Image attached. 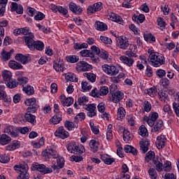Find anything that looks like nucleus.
Here are the masks:
<instances>
[{
	"mask_svg": "<svg viewBox=\"0 0 179 179\" xmlns=\"http://www.w3.org/2000/svg\"><path fill=\"white\" fill-rule=\"evenodd\" d=\"M90 128L94 135H99L100 133V129H99V127H97L92 121L90 122Z\"/></svg>",
	"mask_w": 179,
	"mask_h": 179,
	"instance_id": "obj_52",
	"label": "nucleus"
},
{
	"mask_svg": "<svg viewBox=\"0 0 179 179\" xmlns=\"http://www.w3.org/2000/svg\"><path fill=\"white\" fill-rule=\"evenodd\" d=\"M119 130L123 134V140L124 142H129V141H131V138H132V134H131V132L123 127H120Z\"/></svg>",
	"mask_w": 179,
	"mask_h": 179,
	"instance_id": "obj_25",
	"label": "nucleus"
},
{
	"mask_svg": "<svg viewBox=\"0 0 179 179\" xmlns=\"http://www.w3.org/2000/svg\"><path fill=\"white\" fill-rule=\"evenodd\" d=\"M53 69L56 72H64L66 69L65 62L61 59H57L53 61Z\"/></svg>",
	"mask_w": 179,
	"mask_h": 179,
	"instance_id": "obj_12",
	"label": "nucleus"
},
{
	"mask_svg": "<svg viewBox=\"0 0 179 179\" xmlns=\"http://www.w3.org/2000/svg\"><path fill=\"white\" fill-rule=\"evenodd\" d=\"M14 170L20 173L17 179H29L30 177V175L27 173V170H29L27 164L22 163L20 165H15L14 166Z\"/></svg>",
	"mask_w": 179,
	"mask_h": 179,
	"instance_id": "obj_3",
	"label": "nucleus"
},
{
	"mask_svg": "<svg viewBox=\"0 0 179 179\" xmlns=\"http://www.w3.org/2000/svg\"><path fill=\"white\" fill-rule=\"evenodd\" d=\"M66 149L70 153H74L75 155H82L85 153V146L78 143H69L66 145Z\"/></svg>",
	"mask_w": 179,
	"mask_h": 179,
	"instance_id": "obj_4",
	"label": "nucleus"
},
{
	"mask_svg": "<svg viewBox=\"0 0 179 179\" xmlns=\"http://www.w3.org/2000/svg\"><path fill=\"white\" fill-rule=\"evenodd\" d=\"M81 86L83 92H87V90H90L92 89V85L87 81H83Z\"/></svg>",
	"mask_w": 179,
	"mask_h": 179,
	"instance_id": "obj_62",
	"label": "nucleus"
},
{
	"mask_svg": "<svg viewBox=\"0 0 179 179\" xmlns=\"http://www.w3.org/2000/svg\"><path fill=\"white\" fill-rule=\"evenodd\" d=\"M127 120L130 127H134L135 125L136 121H135V116H134V115H128L127 116Z\"/></svg>",
	"mask_w": 179,
	"mask_h": 179,
	"instance_id": "obj_59",
	"label": "nucleus"
},
{
	"mask_svg": "<svg viewBox=\"0 0 179 179\" xmlns=\"http://www.w3.org/2000/svg\"><path fill=\"white\" fill-rule=\"evenodd\" d=\"M101 159L102 161H103V163H105V164H108V165L113 164V163L115 162V159L112 158L110 155L107 154H103L101 155Z\"/></svg>",
	"mask_w": 179,
	"mask_h": 179,
	"instance_id": "obj_31",
	"label": "nucleus"
},
{
	"mask_svg": "<svg viewBox=\"0 0 179 179\" xmlns=\"http://www.w3.org/2000/svg\"><path fill=\"white\" fill-rule=\"evenodd\" d=\"M144 40L148 43H150L153 44V43H156V37L153 36L152 34H148L144 35Z\"/></svg>",
	"mask_w": 179,
	"mask_h": 179,
	"instance_id": "obj_46",
	"label": "nucleus"
},
{
	"mask_svg": "<svg viewBox=\"0 0 179 179\" xmlns=\"http://www.w3.org/2000/svg\"><path fill=\"white\" fill-rule=\"evenodd\" d=\"M2 77L4 82L10 80V79H12V72L8 70H4L2 71Z\"/></svg>",
	"mask_w": 179,
	"mask_h": 179,
	"instance_id": "obj_44",
	"label": "nucleus"
},
{
	"mask_svg": "<svg viewBox=\"0 0 179 179\" xmlns=\"http://www.w3.org/2000/svg\"><path fill=\"white\" fill-rule=\"evenodd\" d=\"M129 45V51L126 52V55H127V57L136 58V57H138V55H136V52H138L136 45L130 44Z\"/></svg>",
	"mask_w": 179,
	"mask_h": 179,
	"instance_id": "obj_21",
	"label": "nucleus"
},
{
	"mask_svg": "<svg viewBox=\"0 0 179 179\" xmlns=\"http://www.w3.org/2000/svg\"><path fill=\"white\" fill-rule=\"evenodd\" d=\"M12 141L10 136L6 134H1L0 135V145H8Z\"/></svg>",
	"mask_w": 179,
	"mask_h": 179,
	"instance_id": "obj_36",
	"label": "nucleus"
},
{
	"mask_svg": "<svg viewBox=\"0 0 179 179\" xmlns=\"http://www.w3.org/2000/svg\"><path fill=\"white\" fill-rule=\"evenodd\" d=\"M24 120L27 122L31 124V125H34V124L37 122L36 120V115H34L29 112L24 115Z\"/></svg>",
	"mask_w": 179,
	"mask_h": 179,
	"instance_id": "obj_30",
	"label": "nucleus"
},
{
	"mask_svg": "<svg viewBox=\"0 0 179 179\" xmlns=\"http://www.w3.org/2000/svg\"><path fill=\"white\" fill-rule=\"evenodd\" d=\"M55 159H57V165L58 166L59 169H62L65 164V160L64 159V157H59V155H58V157Z\"/></svg>",
	"mask_w": 179,
	"mask_h": 179,
	"instance_id": "obj_58",
	"label": "nucleus"
},
{
	"mask_svg": "<svg viewBox=\"0 0 179 179\" xmlns=\"http://www.w3.org/2000/svg\"><path fill=\"white\" fill-rule=\"evenodd\" d=\"M119 59L120 62H122V64H124V65L129 66V68L134 66V63L135 62V60L132 57H128L125 55L120 56L119 57Z\"/></svg>",
	"mask_w": 179,
	"mask_h": 179,
	"instance_id": "obj_16",
	"label": "nucleus"
},
{
	"mask_svg": "<svg viewBox=\"0 0 179 179\" xmlns=\"http://www.w3.org/2000/svg\"><path fill=\"white\" fill-rule=\"evenodd\" d=\"M59 99L62 106H66V107H69V106H72L73 104V98L71 96L66 98L65 97V96L62 95L59 96Z\"/></svg>",
	"mask_w": 179,
	"mask_h": 179,
	"instance_id": "obj_23",
	"label": "nucleus"
},
{
	"mask_svg": "<svg viewBox=\"0 0 179 179\" xmlns=\"http://www.w3.org/2000/svg\"><path fill=\"white\" fill-rule=\"evenodd\" d=\"M36 103V98L27 99L24 101V104L26 106H29V107L27 108V113H36L37 111L38 106Z\"/></svg>",
	"mask_w": 179,
	"mask_h": 179,
	"instance_id": "obj_7",
	"label": "nucleus"
},
{
	"mask_svg": "<svg viewBox=\"0 0 179 179\" xmlns=\"http://www.w3.org/2000/svg\"><path fill=\"white\" fill-rule=\"evenodd\" d=\"M90 148L91 149V151L93 152V153H96L97 150H99V146H100V143L94 139H92L90 141Z\"/></svg>",
	"mask_w": 179,
	"mask_h": 179,
	"instance_id": "obj_33",
	"label": "nucleus"
},
{
	"mask_svg": "<svg viewBox=\"0 0 179 179\" xmlns=\"http://www.w3.org/2000/svg\"><path fill=\"white\" fill-rule=\"evenodd\" d=\"M6 85L10 89H15V87H17V83L16 82V80L13 78H10L9 80L6 81Z\"/></svg>",
	"mask_w": 179,
	"mask_h": 179,
	"instance_id": "obj_48",
	"label": "nucleus"
},
{
	"mask_svg": "<svg viewBox=\"0 0 179 179\" xmlns=\"http://www.w3.org/2000/svg\"><path fill=\"white\" fill-rule=\"evenodd\" d=\"M80 55L83 57H93V53L90 50H83L80 52Z\"/></svg>",
	"mask_w": 179,
	"mask_h": 179,
	"instance_id": "obj_60",
	"label": "nucleus"
},
{
	"mask_svg": "<svg viewBox=\"0 0 179 179\" xmlns=\"http://www.w3.org/2000/svg\"><path fill=\"white\" fill-rule=\"evenodd\" d=\"M84 108H85V110L87 111V117H90V118H93V117H96V115H97V110H96L95 103L86 105Z\"/></svg>",
	"mask_w": 179,
	"mask_h": 179,
	"instance_id": "obj_15",
	"label": "nucleus"
},
{
	"mask_svg": "<svg viewBox=\"0 0 179 179\" xmlns=\"http://www.w3.org/2000/svg\"><path fill=\"white\" fill-rule=\"evenodd\" d=\"M172 106L176 117H179V103L177 102H173Z\"/></svg>",
	"mask_w": 179,
	"mask_h": 179,
	"instance_id": "obj_64",
	"label": "nucleus"
},
{
	"mask_svg": "<svg viewBox=\"0 0 179 179\" xmlns=\"http://www.w3.org/2000/svg\"><path fill=\"white\" fill-rule=\"evenodd\" d=\"M148 52L149 54L148 61L151 66L159 68V66L166 64V58H164V55L162 54L155 51L153 49H148Z\"/></svg>",
	"mask_w": 179,
	"mask_h": 179,
	"instance_id": "obj_1",
	"label": "nucleus"
},
{
	"mask_svg": "<svg viewBox=\"0 0 179 179\" xmlns=\"http://www.w3.org/2000/svg\"><path fill=\"white\" fill-rule=\"evenodd\" d=\"M83 76L85 78H87L90 82H92L94 83V82H96V76L93 73H84Z\"/></svg>",
	"mask_w": 179,
	"mask_h": 179,
	"instance_id": "obj_54",
	"label": "nucleus"
},
{
	"mask_svg": "<svg viewBox=\"0 0 179 179\" xmlns=\"http://www.w3.org/2000/svg\"><path fill=\"white\" fill-rule=\"evenodd\" d=\"M145 94H148L150 97H155L156 93H157V88L156 87H152L151 88L147 89L145 91Z\"/></svg>",
	"mask_w": 179,
	"mask_h": 179,
	"instance_id": "obj_47",
	"label": "nucleus"
},
{
	"mask_svg": "<svg viewBox=\"0 0 179 179\" xmlns=\"http://www.w3.org/2000/svg\"><path fill=\"white\" fill-rule=\"evenodd\" d=\"M153 163L155 165L156 170L157 171H163V162H162V159H155L153 160Z\"/></svg>",
	"mask_w": 179,
	"mask_h": 179,
	"instance_id": "obj_42",
	"label": "nucleus"
},
{
	"mask_svg": "<svg viewBox=\"0 0 179 179\" xmlns=\"http://www.w3.org/2000/svg\"><path fill=\"white\" fill-rule=\"evenodd\" d=\"M69 9L72 13L75 15H80L83 12V9L80 6H78L76 3L71 2L69 4Z\"/></svg>",
	"mask_w": 179,
	"mask_h": 179,
	"instance_id": "obj_17",
	"label": "nucleus"
},
{
	"mask_svg": "<svg viewBox=\"0 0 179 179\" xmlns=\"http://www.w3.org/2000/svg\"><path fill=\"white\" fill-rule=\"evenodd\" d=\"M62 121V115L61 113H56L51 119L50 120V122L53 124V125H57V124H59Z\"/></svg>",
	"mask_w": 179,
	"mask_h": 179,
	"instance_id": "obj_34",
	"label": "nucleus"
},
{
	"mask_svg": "<svg viewBox=\"0 0 179 179\" xmlns=\"http://www.w3.org/2000/svg\"><path fill=\"white\" fill-rule=\"evenodd\" d=\"M66 80H67V82L76 83L78 82V77H76V75H75V73H67L66 74Z\"/></svg>",
	"mask_w": 179,
	"mask_h": 179,
	"instance_id": "obj_43",
	"label": "nucleus"
},
{
	"mask_svg": "<svg viewBox=\"0 0 179 179\" xmlns=\"http://www.w3.org/2000/svg\"><path fill=\"white\" fill-rule=\"evenodd\" d=\"M22 90L28 96H31V95L34 94V88L33 87H31V85H27V87H24Z\"/></svg>",
	"mask_w": 179,
	"mask_h": 179,
	"instance_id": "obj_49",
	"label": "nucleus"
},
{
	"mask_svg": "<svg viewBox=\"0 0 179 179\" xmlns=\"http://www.w3.org/2000/svg\"><path fill=\"white\" fill-rule=\"evenodd\" d=\"M103 9V3L97 2L94 3L93 5L89 6L87 12V15H93V13H96V12H99Z\"/></svg>",
	"mask_w": 179,
	"mask_h": 179,
	"instance_id": "obj_11",
	"label": "nucleus"
},
{
	"mask_svg": "<svg viewBox=\"0 0 179 179\" xmlns=\"http://www.w3.org/2000/svg\"><path fill=\"white\" fill-rule=\"evenodd\" d=\"M94 27L96 30H98L99 31H106V30L108 29L107 24L100 21L95 22Z\"/></svg>",
	"mask_w": 179,
	"mask_h": 179,
	"instance_id": "obj_27",
	"label": "nucleus"
},
{
	"mask_svg": "<svg viewBox=\"0 0 179 179\" xmlns=\"http://www.w3.org/2000/svg\"><path fill=\"white\" fill-rule=\"evenodd\" d=\"M163 120H159L154 124V127L151 131L152 132H160L163 129Z\"/></svg>",
	"mask_w": 179,
	"mask_h": 179,
	"instance_id": "obj_29",
	"label": "nucleus"
},
{
	"mask_svg": "<svg viewBox=\"0 0 179 179\" xmlns=\"http://www.w3.org/2000/svg\"><path fill=\"white\" fill-rule=\"evenodd\" d=\"M15 52V50L11 49L9 52H6L5 50H3L1 53V59L3 61H9V59L10 57H12V54Z\"/></svg>",
	"mask_w": 179,
	"mask_h": 179,
	"instance_id": "obj_35",
	"label": "nucleus"
},
{
	"mask_svg": "<svg viewBox=\"0 0 179 179\" xmlns=\"http://www.w3.org/2000/svg\"><path fill=\"white\" fill-rule=\"evenodd\" d=\"M108 19L109 20H112V22H115L116 23H118L119 24H124V20H122V17L121 16L118 15V14L111 13L108 15Z\"/></svg>",
	"mask_w": 179,
	"mask_h": 179,
	"instance_id": "obj_22",
	"label": "nucleus"
},
{
	"mask_svg": "<svg viewBox=\"0 0 179 179\" xmlns=\"http://www.w3.org/2000/svg\"><path fill=\"white\" fill-rule=\"evenodd\" d=\"M117 45L121 50H127L129 47V41L126 36H120L117 40Z\"/></svg>",
	"mask_w": 179,
	"mask_h": 179,
	"instance_id": "obj_13",
	"label": "nucleus"
},
{
	"mask_svg": "<svg viewBox=\"0 0 179 179\" xmlns=\"http://www.w3.org/2000/svg\"><path fill=\"white\" fill-rule=\"evenodd\" d=\"M8 66L11 69L17 70V69H22L23 68V66L20 64V63H17V62L15 60H11L8 63Z\"/></svg>",
	"mask_w": 179,
	"mask_h": 179,
	"instance_id": "obj_38",
	"label": "nucleus"
},
{
	"mask_svg": "<svg viewBox=\"0 0 179 179\" xmlns=\"http://www.w3.org/2000/svg\"><path fill=\"white\" fill-rule=\"evenodd\" d=\"M149 141L148 139L140 141V148L142 153H146L149 150Z\"/></svg>",
	"mask_w": 179,
	"mask_h": 179,
	"instance_id": "obj_32",
	"label": "nucleus"
},
{
	"mask_svg": "<svg viewBox=\"0 0 179 179\" xmlns=\"http://www.w3.org/2000/svg\"><path fill=\"white\" fill-rule=\"evenodd\" d=\"M106 139L108 141H111L113 139V124H108L106 131Z\"/></svg>",
	"mask_w": 179,
	"mask_h": 179,
	"instance_id": "obj_53",
	"label": "nucleus"
},
{
	"mask_svg": "<svg viewBox=\"0 0 179 179\" xmlns=\"http://www.w3.org/2000/svg\"><path fill=\"white\" fill-rule=\"evenodd\" d=\"M42 155L45 159H57L58 157V152L52 149V148H48L45 149L43 152Z\"/></svg>",
	"mask_w": 179,
	"mask_h": 179,
	"instance_id": "obj_14",
	"label": "nucleus"
},
{
	"mask_svg": "<svg viewBox=\"0 0 179 179\" xmlns=\"http://www.w3.org/2000/svg\"><path fill=\"white\" fill-rule=\"evenodd\" d=\"M138 134L143 138H146V136H149V132H148V129L145 125H141L138 129Z\"/></svg>",
	"mask_w": 179,
	"mask_h": 179,
	"instance_id": "obj_39",
	"label": "nucleus"
},
{
	"mask_svg": "<svg viewBox=\"0 0 179 179\" xmlns=\"http://www.w3.org/2000/svg\"><path fill=\"white\" fill-rule=\"evenodd\" d=\"M158 96L159 97V100L164 102H165L166 100H167V98L169 97V95L166 93H165L164 91H160L158 93Z\"/></svg>",
	"mask_w": 179,
	"mask_h": 179,
	"instance_id": "obj_63",
	"label": "nucleus"
},
{
	"mask_svg": "<svg viewBox=\"0 0 179 179\" xmlns=\"http://www.w3.org/2000/svg\"><path fill=\"white\" fill-rule=\"evenodd\" d=\"M86 118V115L85 113H80L74 117V122L78 124L79 121H83Z\"/></svg>",
	"mask_w": 179,
	"mask_h": 179,
	"instance_id": "obj_56",
	"label": "nucleus"
},
{
	"mask_svg": "<svg viewBox=\"0 0 179 179\" xmlns=\"http://www.w3.org/2000/svg\"><path fill=\"white\" fill-rule=\"evenodd\" d=\"M55 136L59 138V139H66L67 138H69V132L65 130L64 127H59L56 129Z\"/></svg>",
	"mask_w": 179,
	"mask_h": 179,
	"instance_id": "obj_10",
	"label": "nucleus"
},
{
	"mask_svg": "<svg viewBox=\"0 0 179 179\" xmlns=\"http://www.w3.org/2000/svg\"><path fill=\"white\" fill-rule=\"evenodd\" d=\"M163 111L164 117H166V118L173 115V110H171V108L169 105H165L164 106Z\"/></svg>",
	"mask_w": 179,
	"mask_h": 179,
	"instance_id": "obj_40",
	"label": "nucleus"
},
{
	"mask_svg": "<svg viewBox=\"0 0 179 179\" xmlns=\"http://www.w3.org/2000/svg\"><path fill=\"white\" fill-rule=\"evenodd\" d=\"M50 9H51V10H52V12H54L55 13H57V12H58L64 15L68 13V10L66 8H64L61 6H55V4H51L50 6Z\"/></svg>",
	"mask_w": 179,
	"mask_h": 179,
	"instance_id": "obj_19",
	"label": "nucleus"
},
{
	"mask_svg": "<svg viewBox=\"0 0 179 179\" xmlns=\"http://www.w3.org/2000/svg\"><path fill=\"white\" fill-rule=\"evenodd\" d=\"M32 170H34V171H38L43 176L52 173V169L51 168L46 167L45 165L39 164L38 162L32 164Z\"/></svg>",
	"mask_w": 179,
	"mask_h": 179,
	"instance_id": "obj_5",
	"label": "nucleus"
},
{
	"mask_svg": "<svg viewBox=\"0 0 179 179\" xmlns=\"http://www.w3.org/2000/svg\"><path fill=\"white\" fill-rule=\"evenodd\" d=\"M89 103V98L86 96H80L78 99V103L79 106H83L86 107V106H89L87 104Z\"/></svg>",
	"mask_w": 179,
	"mask_h": 179,
	"instance_id": "obj_41",
	"label": "nucleus"
},
{
	"mask_svg": "<svg viewBox=\"0 0 179 179\" xmlns=\"http://www.w3.org/2000/svg\"><path fill=\"white\" fill-rule=\"evenodd\" d=\"M157 22L161 30H163V29L166 28V21H164V19L163 17H158L157 20Z\"/></svg>",
	"mask_w": 179,
	"mask_h": 179,
	"instance_id": "obj_55",
	"label": "nucleus"
},
{
	"mask_svg": "<svg viewBox=\"0 0 179 179\" xmlns=\"http://www.w3.org/2000/svg\"><path fill=\"white\" fill-rule=\"evenodd\" d=\"M15 59L19 62H21V64H23V65H25V64H27V62L30 61V57H29L27 55H24L22 53H18L15 55Z\"/></svg>",
	"mask_w": 179,
	"mask_h": 179,
	"instance_id": "obj_24",
	"label": "nucleus"
},
{
	"mask_svg": "<svg viewBox=\"0 0 179 179\" xmlns=\"http://www.w3.org/2000/svg\"><path fill=\"white\" fill-rule=\"evenodd\" d=\"M166 141L167 138L164 135H160L157 138L156 145L157 149H163L166 146Z\"/></svg>",
	"mask_w": 179,
	"mask_h": 179,
	"instance_id": "obj_20",
	"label": "nucleus"
},
{
	"mask_svg": "<svg viewBox=\"0 0 179 179\" xmlns=\"http://www.w3.org/2000/svg\"><path fill=\"white\" fill-rule=\"evenodd\" d=\"M93 66L89 64L87 62L80 61L76 64V70L77 72H87L92 71Z\"/></svg>",
	"mask_w": 179,
	"mask_h": 179,
	"instance_id": "obj_8",
	"label": "nucleus"
},
{
	"mask_svg": "<svg viewBox=\"0 0 179 179\" xmlns=\"http://www.w3.org/2000/svg\"><path fill=\"white\" fill-rule=\"evenodd\" d=\"M67 62L70 64H76L79 61V56L78 55H69L66 57Z\"/></svg>",
	"mask_w": 179,
	"mask_h": 179,
	"instance_id": "obj_50",
	"label": "nucleus"
},
{
	"mask_svg": "<svg viewBox=\"0 0 179 179\" xmlns=\"http://www.w3.org/2000/svg\"><path fill=\"white\" fill-rule=\"evenodd\" d=\"M19 148H20V142L18 141H14L10 144L6 146V150L12 152L13 150H16V149H19Z\"/></svg>",
	"mask_w": 179,
	"mask_h": 179,
	"instance_id": "obj_28",
	"label": "nucleus"
},
{
	"mask_svg": "<svg viewBox=\"0 0 179 179\" xmlns=\"http://www.w3.org/2000/svg\"><path fill=\"white\" fill-rule=\"evenodd\" d=\"M124 78L125 73H120L117 76L112 78V82H113V83H120V81Z\"/></svg>",
	"mask_w": 179,
	"mask_h": 179,
	"instance_id": "obj_57",
	"label": "nucleus"
},
{
	"mask_svg": "<svg viewBox=\"0 0 179 179\" xmlns=\"http://www.w3.org/2000/svg\"><path fill=\"white\" fill-rule=\"evenodd\" d=\"M145 15L143 14H140L138 15H134L132 17V20L134 22H136V23H143V22H145Z\"/></svg>",
	"mask_w": 179,
	"mask_h": 179,
	"instance_id": "obj_45",
	"label": "nucleus"
},
{
	"mask_svg": "<svg viewBox=\"0 0 179 179\" xmlns=\"http://www.w3.org/2000/svg\"><path fill=\"white\" fill-rule=\"evenodd\" d=\"M102 71L108 75V76H117L120 72V69L113 64H103L102 65Z\"/></svg>",
	"mask_w": 179,
	"mask_h": 179,
	"instance_id": "obj_6",
	"label": "nucleus"
},
{
	"mask_svg": "<svg viewBox=\"0 0 179 179\" xmlns=\"http://www.w3.org/2000/svg\"><path fill=\"white\" fill-rule=\"evenodd\" d=\"M148 173L151 179L157 178V172H156V169H155V168L149 169Z\"/></svg>",
	"mask_w": 179,
	"mask_h": 179,
	"instance_id": "obj_61",
	"label": "nucleus"
},
{
	"mask_svg": "<svg viewBox=\"0 0 179 179\" xmlns=\"http://www.w3.org/2000/svg\"><path fill=\"white\" fill-rule=\"evenodd\" d=\"M5 134H8L12 138H17L19 136V131L13 126H8L4 129Z\"/></svg>",
	"mask_w": 179,
	"mask_h": 179,
	"instance_id": "obj_18",
	"label": "nucleus"
},
{
	"mask_svg": "<svg viewBox=\"0 0 179 179\" xmlns=\"http://www.w3.org/2000/svg\"><path fill=\"white\" fill-rule=\"evenodd\" d=\"M124 92L121 91H116L111 93L110 96H109V100L110 101L117 104L120 103L122 99H124Z\"/></svg>",
	"mask_w": 179,
	"mask_h": 179,
	"instance_id": "obj_9",
	"label": "nucleus"
},
{
	"mask_svg": "<svg viewBox=\"0 0 179 179\" xmlns=\"http://www.w3.org/2000/svg\"><path fill=\"white\" fill-rule=\"evenodd\" d=\"M34 36L31 35V36H25V43L28 47V48L31 51H43L44 50V43L40 41H34L33 39Z\"/></svg>",
	"mask_w": 179,
	"mask_h": 179,
	"instance_id": "obj_2",
	"label": "nucleus"
},
{
	"mask_svg": "<svg viewBox=\"0 0 179 179\" xmlns=\"http://www.w3.org/2000/svg\"><path fill=\"white\" fill-rule=\"evenodd\" d=\"M11 12H16L18 15L23 13V6L17 3L13 2L10 6Z\"/></svg>",
	"mask_w": 179,
	"mask_h": 179,
	"instance_id": "obj_26",
	"label": "nucleus"
},
{
	"mask_svg": "<svg viewBox=\"0 0 179 179\" xmlns=\"http://www.w3.org/2000/svg\"><path fill=\"white\" fill-rule=\"evenodd\" d=\"M127 114V112L125 111V108L123 107H120L117 109V117L120 120H124L125 118V115Z\"/></svg>",
	"mask_w": 179,
	"mask_h": 179,
	"instance_id": "obj_51",
	"label": "nucleus"
},
{
	"mask_svg": "<svg viewBox=\"0 0 179 179\" xmlns=\"http://www.w3.org/2000/svg\"><path fill=\"white\" fill-rule=\"evenodd\" d=\"M124 150L126 153H131L134 156H136L138 155V150L136 148L129 145H124Z\"/></svg>",
	"mask_w": 179,
	"mask_h": 179,
	"instance_id": "obj_37",
	"label": "nucleus"
}]
</instances>
